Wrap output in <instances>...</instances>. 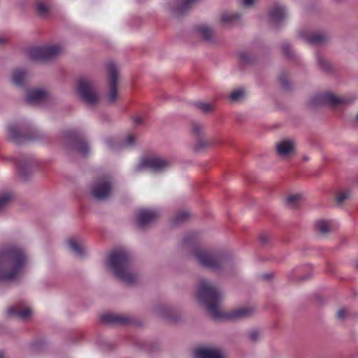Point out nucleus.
<instances>
[{
	"label": "nucleus",
	"mask_w": 358,
	"mask_h": 358,
	"mask_svg": "<svg viewBox=\"0 0 358 358\" xmlns=\"http://www.w3.org/2000/svg\"><path fill=\"white\" fill-rule=\"evenodd\" d=\"M197 298L206 308L208 313L215 320L226 319L238 320L250 316L254 308L241 307L227 313L220 310L222 294L219 289L208 280H202L197 288Z\"/></svg>",
	"instance_id": "1"
},
{
	"label": "nucleus",
	"mask_w": 358,
	"mask_h": 358,
	"mask_svg": "<svg viewBox=\"0 0 358 358\" xmlns=\"http://www.w3.org/2000/svg\"><path fill=\"white\" fill-rule=\"evenodd\" d=\"M27 264V255L20 245L9 244L0 248V281L18 279Z\"/></svg>",
	"instance_id": "2"
},
{
	"label": "nucleus",
	"mask_w": 358,
	"mask_h": 358,
	"mask_svg": "<svg viewBox=\"0 0 358 358\" xmlns=\"http://www.w3.org/2000/svg\"><path fill=\"white\" fill-rule=\"evenodd\" d=\"M184 247H189L192 255L203 267L210 270H217L222 266L227 257L222 252L201 248L198 245V238L195 233H189L182 238Z\"/></svg>",
	"instance_id": "3"
},
{
	"label": "nucleus",
	"mask_w": 358,
	"mask_h": 358,
	"mask_svg": "<svg viewBox=\"0 0 358 358\" xmlns=\"http://www.w3.org/2000/svg\"><path fill=\"white\" fill-rule=\"evenodd\" d=\"M107 266L119 280L126 284H131L137 278L131 268V256L126 250L118 249L111 252L107 259Z\"/></svg>",
	"instance_id": "4"
},
{
	"label": "nucleus",
	"mask_w": 358,
	"mask_h": 358,
	"mask_svg": "<svg viewBox=\"0 0 358 358\" xmlns=\"http://www.w3.org/2000/svg\"><path fill=\"white\" fill-rule=\"evenodd\" d=\"M64 139L67 147L82 156H87L90 152V147L83 134L78 129L66 130Z\"/></svg>",
	"instance_id": "5"
},
{
	"label": "nucleus",
	"mask_w": 358,
	"mask_h": 358,
	"mask_svg": "<svg viewBox=\"0 0 358 358\" xmlns=\"http://www.w3.org/2000/svg\"><path fill=\"white\" fill-rule=\"evenodd\" d=\"M77 92L82 100L89 106L96 104L99 100L93 82L87 78H81L78 80Z\"/></svg>",
	"instance_id": "6"
},
{
	"label": "nucleus",
	"mask_w": 358,
	"mask_h": 358,
	"mask_svg": "<svg viewBox=\"0 0 358 358\" xmlns=\"http://www.w3.org/2000/svg\"><path fill=\"white\" fill-rule=\"evenodd\" d=\"M62 51V48L59 45L50 46H37L31 48L28 50V57L34 61H45L54 58Z\"/></svg>",
	"instance_id": "7"
},
{
	"label": "nucleus",
	"mask_w": 358,
	"mask_h": 358,
	"mask_svg": "<svg viewBox=\"0 0 358 358\" xmlns=\"http://www.w3.org/2000/svg\"><path fill=\"white\" fill-rule=\"evenodd\" d=\"M113 189V184L108 177H101L94 180L90 187L91 195L96 200L108 199Z\"/></svg>",
	"instance_id": "8"
},
{
	"label": "nucleus",
	"mask_w": 358,
	"mask_h": 358,
	"mask_svg": "<svg viewBox=\"0 0 358 358\" xmlns=\"http://www.w3.org/2000/svg\"><path fill=\"white\" fill-rule=\"evenodd\" d=\"M170 166L169 161L157 155H149L143 157L136 166L138 171L148 169L155 172H162Z\"/></svg>",
	"instance_id": "9"
},
{
	"label": "nucleus",
	"mask_w": 358,
	"mask_h": 358,
	"mask_svg": "<svg viewBox=\"0 0 358 358\" xmlns=\"http://www.w3.org/2000/svg\"><path fill=\"white\" fill-rule=\"evenodd\" d=\"M201 0H173L168 5V9L176 15H180L196 6Z\"/></svg>",
	"instance_id": "10"
},
{
	"label": "nucleus",
	"mask_w": 358,
	"mask_h": 358,
	"mask_svg": "<svg viewBox=\"0 0 358 358\" xmlns=\"http://www.w3.org/2000/svg\"><path fill=\"white\" fill-rule=\"evenodd\" d=\"M106 70L109 76L110 92L108 94V99L110 102L114 103L117 96V79L118 70L117 66L113 62H109L106 64Z\"/></svg>",
	"instance_id": "11"
},
{
	"label": "nucleus",
	"mask_w": 358,
	"mask_h": 358,
	"mask_svg": "<svg viewBox=\"0 0 358 358\" xmlns=\"http://www.w3.org/2000/svg\"><path fill=\"white\" fill-rule=\"evenodd\" d=\"M312 102L313 105L330 104L331 106H338L348 103L350 100L344 96H337L334 94L327 93L316 96Z\"/></svg>",
	"instance_id": "12"
},
{
	"label": "nucleus",
	"mask_w": 358,
	"mask_h": 358,
	"mask_svg": "<svg viewBox=\"0 0 358 358\" xmlns=\"http://www.w3.org/2000/svg\"><path fill=\"white\" fill-rule=\"evenodd\" d=\"M287 15L286 8L279 3H275L268 11V19L271 22L275 25L282 22Z\"/></svg>",
	"instance_id": "13"
},
{
	"label": "nucleus",
	"mask_w": 358,
	"mask_h": 358,
	"mask_svg": "<svg viewBox=\"0 0 358 358\" xmlns=\"http://www.w3.org/2000/svg\"><path fill=\"white\" fill-rule=\"evenodd\" d=\"M48 99L47 92L41 89H33L27 92L26 101L30 104H38Z\"/></svg>",
	"instance_id": "14"
},
{
	"label": "nucleus",
	"mask_w": 358,
	"mask_h": 358,
	"mask_svg": "<svg viewBox=\"0 0 358 358\" xmlns=\"http://www.w3.org/2000/svg\"><path fill=\"white\" fill-rule=\"evenodd\" d=\"M194 355L196 358H224L222 350L215 348H201L197 349Z\"/></svg>",
	"instance_id": "15"
},
{
	"label": "nucleus",
	"mask_w": 358,
	"mask_h": 358,
	"mask_svg": "<svg viewBox=\"0 0 358 358\" xmlns=\"http://www.w3.org/2000/svg\"><path fill=\"white\" fill-rule=\"evenodd\" d=\"M8 137L16 143H22L30 138L22 132V129L18 124H10L8 128Z\"/></svg>",
	"instance_id": "16"
},
{
	"label": "nucleus",
	"mask_w": 358,
	"mask_h": 358,
	"mask_svg": "<svg viewBox=\"0 0 358 358\" xmlns=\"http://www.w3.org/2000/svg\"><path fill=\"white\" fill-rule=\"evenodd\" d=\"M157 217V213L155 210L141 209L138 213V224L140 227H144L152 222Z\"/></svg>",
	"instance_id": "17"
},
{
	"label": "nucleus",
	"mask_w": 358,
	"mask_h": 358,
	"mask_svg": "<svg viewBox=\"0 0 358 358\" xmlns=\"http://www.w3.org/2000/svg\"><path fill=\"white\" fill-rule=\"evenodd\" d=\"M17 165L20 173L23 177H26L27 171H30L32 168L37 165L36 159L29 156L22 157L17 162Z\"/></svg>",
	"instance_id": "18"
},
{
	"label": "nucleus",
	"mask_w": 358,
	"mask_h": 358,
	"mask_svg": "<svg viewBox=\"0 0 358 358\" xmlns=\"http://www.w3.org/2000/svg\"><path fill=\"white\" fill-rule=\"evenodd\" d=\"M294 145L291 140H283L276 145L277 153L282 157H286L294 152Z\"/></svg>",
	"instance_id": "19"
},
{
	"label": "nucleus",
	"mask_w": 358,
	"mask_h": 358,
	"mask_svg": "<svg viewBox=\"0 0 358 358\" xmlns=\"http://www.w3.org/2000/svg\"><path fill=\"white\" fill-rule=\"evenodd\" d=\"M8 314L10 316L25 320L31 314V310L29 306H14L8 308Z\"/></svg>",
	"instance_id": "20"
},
{
	"label": "nucleus",
	"mask_w": 358,
	"mask_h": 358,
	"mask_svg": "<svg viewBox=\"0 0 358 358\" xmlns=\"http://www.w3.org/2000/svg\"><path fill=\"white\" fill-rule=\"evenodd\" d=\"M103 322L108 324H124L128 321V318L118 315L106 313L101 317Z\"/></svg>",
	"instance_id": "21"
},
{
	"label": "nucleus",
	"mask_w": 358,
	"mask_h": 358,
	"mask_svg": "<svg viewBox=\"0 0 358 358\" xmlns=\"http://www.w3.org/2000/svg\"><path fill=\"white\" fill-rule=\"evenodd\" d=\"M67 245L69 249L76 255L82 257L85 254V248L82 243L78 242L76 238H71L67 241Z\"/></svg>",
	"instance_id": "22"
},
{
	"label": "nucleus",
	"mask_w": 358,
	"mask_h": 358,
	"mask_svg": "<svg viewBox=\"0 0 358 358\" xmlns=\"http://www.w3.org/2000/svg\"><path fill=\"white\" fill-rule=\"evenodd\" d=\"M196 29L199 35L206 41H210L213 39V32L208 26L206 24H200L196 27Z\"/></svg>",
	"instance_id": "23"
},
{
	"label": "nucleus",
	"mask_w": 358,
	"mask_h": 358,
	"mask_svg": "<svg viewBox=\"0 0 358 358\" xmlns=\"http://www.w3.org/2000/svg\"><path fill=\"white\" fill-rule=\"evenodd\" d=\"M315 227L319 232L326 234L331 230V222L330 220H319L316 222Z\"/></svg>",
	"instance_id": "24"
},
{
	"label": "nucleus",
	"mask_w": 358,
	"mask_h": 358,
	"mask_svg": "<svg viewBox=\"0 0 358 358\" xmlns=\"http://www.w3.org/2000/svg\"><path fill=\"white\" fill-rule=\"evenodd\" d=\"M326 36L322 33H313L306 36V41L312 44H318L326 40Z\"/></svg>",
	"instance_id": "25"
},
{
	"label": "nucleus",
	"mask_w": 358,
	"mask_h": 358,
	"mask_svg": "<svg viewBox=\"0 0 358 358\" xmlns=\"http://www.w3.org/2000/svg\"><path fill=\"white\" fill-rule=\"evenodd\" d=\"M27 78V73L24 71L17 70L14 72L13 76V82L18 86H22Z\"/></svg>",
	"instance_id": "26"
},
{
	"label": "nucleus",
	"mask_w": 358,
	"mask_h": 358,
	"mask_svg": "<svg viewBox=\"0 0 358 358\" xmlns=\"http://www.w3.org/2000/svg\"><path fill=\"white\" fill-rule=\"evenodd\" d=\"M302 199L303 195L301 194H292L287 196L286 203L289 206L294 208L299 203Z\"/></svg>",
	"instance_id": "27"
},
{
	"label": "nucleus",
	"mask_w": 358,
	"mask_h": 358,
	"mask_svg": "<svg viewBox=\"0 0 358 358\" xmlns=\"http://www.w3.org/2000/svg\"><path fill=\"white\" fill-rule=\"evenodd\" d=\"M239 18L240 15L238 14L229 12L223 13L221 17V20L224 24H231Z\"/></svg>",
	"instance_id": "28"
},
{
	"label": "nucleus",
	"mask_w": 358,
	"mask_h": 358,
	"mask_svg": "<svg viewBox=\"0 0 358 358\" xmlns=\"http://www.w3.org/2000/svg\"><path fill=\"white\" fill-rule=\"evenodd\" d=\"M317 61L320 68L324 71H329L331 69V64L322 55L317 56Z\"/></svg>",
	"instance_id": "29"
},
{
	"label": "nucleus",
	"mask_w": 358,
	"mask_h": 358,
	"mask_svg": "<svg viewBox=\"0 0 358 358\" xmlns=\"http://www.w3.org/2000/svg\"><path fill=\"white\" fill-rule=\"evenodd\" d=\"M11 199V194L8 192L0 194V211L4 209Z\"/></svg>",
	"instance_id": "30"
},
{
	"label": "nucleus",
	"mask_w": 358,
	"mask_h": 358,
	"mask_svg": "<svg viewBox=\"0 0 358 358\" xmlns=\"http://www.w3.org/2000/svg\"><path fill=\"white\" fill-rule=\"evenodd\" d=\"M245 95L244 90L239 88L234 90L231 94L230 98L232 101H237L242 99Z\"/></svg>",
	"instance_id": "31"
},
{
	"label": "nucleus",
	"mask_w": 358,
	"mask_h": 358,
	"mask_svg": "<svg viewBox=\"0 0 358 358\" xmlns=\"http://www.w3.org/2000/svg\"><path fill=\"white\" fill-rule=\"evenodd\" d=\"M190 214L187 211H182L178 213L174 218V224H178L180 222L185 221L189 217Z\"/></svg>",
	"instance_id": "32"
},
{
	"label": "nucleus",
	"mask_w": 358,
	"mask_h": 358,
	"mask_svg": "<svg viewBox=\"0 0 358 358\" xmlns=\"http://www.w3.org/2000/svg\"><path fill=\"white\" fill-rule=\"evenodd\" d=\"M196 106L199 109L204 113L212 111L214 109L213 104L210 103L199 102Z\"/></svg>",
	"instance_id": "33"
},
{
	"label": "nucleus",
	"mask_w": 358,
	"mask_h": 358,
	"mask_svg": "<svg viewBox=\"0 0 358 358\" xmlns=\"http://www.w3.org/2000/svg\"><path fill=\"white\" fill-rule=\"evenodd\" d=\"M350 196L349 192L347 190L341 191L338 193L336 196L337 203L341 204Z\"/></svg>",
	"instance_id": "34"
},
{
	"label": "nucleus",
	"mask_w": 358,
	"mask_h": 358,
	"mask_svg": "<svg viewBox=\"0 0 358 358\" xmlns=\"http://www.w3.org/2000/svg\"><path fill=\"white\" fill-rule=\"evenodd\" d=\"M135 137L132 134H129L127 136L125 140L121 143V147H131L134 144Z\"/></svg>",
	"instance_id": "35"
},
{
	"label": "nucleus",
	"mask_w": 358,
	"mask_h": 358,
	"mask_svg": "<svg viewBox=\"0 0 358 358\" xmlns=\"http://www.w3.org/2000/svg\"><path fill=\"white\" fill-rule=\"evenodd\" d=\"M37 12L41 15H45L48 13V8L43 3H38L36 6Z\"/></svg>",
	"instance_id": "36"
},
{
	"label": "nucleus",
	"mask_w": 358,
	"mask_h": 358,
	"mask_svg": "<svg viewBox=\"0 0 358 358\" xmlns=\"http://www.w3.org/2000/svg\"><path fill=\"white\" fill-rule=\"evenodd\" d=\"M203 131V127L199 123H194L192 125V131L198 137H199Z\"/></svg>",
	"instance_id": "37"
},
{
	"label": "nucleus",
	"mask_w": 358,
	"mask_h": 358,
	"mask_svg": "<svg viewBox=\"0 0 358 358\" xmlns=\"http://www.w3.org/2000/svg\"><path fill=\"white\" fill-rule=\"evenodd\" d=\"M248 336L252 341H256L260 337V332L257 329L251 330L248 334Z\"/></svg>",
	"instance_id": "38"
},
{
	"label": "nucleus",
	"mask_w": 358,
	"mask_h": 358,
	"mask_svg": "<svg viewBox=\"0 0 358 358\" xmlns=\"http://www.w3.org/2000/svg\"><path fill=\"white\" fill-rule=\"evenodd\" d=\"M239 57L244 62H250L252 59V56L247 52H240Z\"/></svg>",
	"instance_id": "39"
},
{
	"label": "nucleus",
	"mask_w": 358,
	"mask_h": 358,
	"mask_svg": "<svg viewBox=\"0 0 358 358\" xmlns=\"http://www.w3.org/2000/svg\"><path fill=\"white\" fill-rule=\"evenodd\" d=\"M346 314H347V311L345 309H341L338 311L337 313V316L339 319H344L345 317L346 316Z\"/></svg>",
	"instance_id": "40"
},
{
	"label": "nucleus",
	"mask_w": 358,
	"mask_h": 358,
	"mask_svg": "<svg viewBox=\"0 0 358 358\" xmlns=\"http://www.w3.org/2000/svg\"><path fill=\"white\" fill-rule=\"evenodd\" d=\"M133 121L135 125L138 126L143 123V120L141 117L136 116L133 118Z\"/></svg>",
	"instance_id": "41"
},
{
	"label": "nucleus",
	"mask_w": 358,
	"mask_h": 358,
	"mask_svg": "<svg viewBox=\"0 0 358 358\" xmlns=\"http://www.w3.org/2000/svg\"><path fill=\"white\" fill-rule=\"evenodd\" d=\"M255 2V0H242V3L244 6H251Z\"/></svg>",
	"instance_id": "42"
},
{
	"label": "nucleus",
	"mask_w": 358,
	"mask_h": 358,
	"mask_svg": "<svg viewBox=\"0 0 358 358\" xmlns=\"http://www.w3.org/2000/svg\"><path fill=\"white\" fill-rule=\"evenodd\" d=\"M209 143H207V142H203V141H201L198 145L196 146V150H200L201 148H204L206 146H207Z\"/></svg>",
	"instance_id": "43"
},
{
	"label": "nucleus",
	"mask_w": 358,
	"mask_h": 358,
	"mask_svg": "<svg viewBox=\"0 0 358 358\" xmlns=\"http://www.w3.org/2000/svg\"><path fill=\"white\" fill-rule=\"evenodd\" d=\"M281 82H282V86H283V87H284L285 89H286V90H287V89H288V88H289V84H288V82H287V81L284 80H282V81H281Z\"/></svg>",
	"instance_id": "44"
},
{
	"label": "nucleus",
	"mask_w": 358,
	"mask_h": 358,
	"mask_svg": "<svg viewBox=\"0 0 358 358\" xmlns=\"http://www.w3.org/2000/svg\"><path fill=\"white\" fill-rule=\"evenodd\" d=\"M288 48H289V47H288V45H285L283 46V50H284L286 54H287V55H289V52H288V51H287Z\"/></svg>",
	"instance_id": "45"
},
{
	"label": "nucleus",
	"mask_w": 358,
	"mask_h": 358,
	"mask_svg": "<svg viewBox=\"0 0 358 358\" xmlns=\"http://www.w3.org/2000/svg\"><path fill=\"white\" fill-rule=\"evenodd\" d=\"M3 41H3L1 38H0V43H3Z\"/></svg>",
	"instance_id": "46"
},
{
	"label": "nucleus",
	"mask_w": 358,
	"mask_h": 358,
	"mask_svg": "<svg viewBox=\"0 0 358 358\" xmlns=\"http://www.w3.org/2000/svg\"><path fill=\"white\" fill-rule=\"evenodd\" d=\"M107 143H108V145L110 147H113V145L110 144L109 141H107Z\"/></svg>",
	"instance_id": "47"
},
{
	"label": "nucleus",
	"mask_w": 358,
	"mask_h": 358,
	"mask_svg": "<svg viewBox=\"0 0 358 358\" xmlns=\"http://www.w3.org/2000/svg\"><path fill=\"white\" fill-rule=\"evenodd\" d=\"M0 358H3V355L1 353H0Z\"/></svg>",
	"instance_id": "48"
},
{
	"label": "nucleus",
	"mask_w": 358,
	"mask_h": 358,
	"mask_svg": "<svg viewBox=\"0 0 358 358\" xmlns=\"http://www.w3.org/2000/svg\"><path fill=\"white\" fill-rule=\"evenodd\" d=\"M357 267L358 268V262H357Z\"/></svg>",
	"instance_id": "49"
},
{
	"label": "nucleus",
	"mask_w": 358,
	"mask_h": 358,
	"mask_svg": "<svg viewBox=\"0 0 358 358\" xmlns=\"http://www.w3.org/2000/svg\"><path fill=\"white\" fill-rule=\"evenodd\" d=\"M356 117H357V119L358 120V114L357 115V116H356Z\"/></svg>",
	"instance_id": "50"
}]
</instances>
